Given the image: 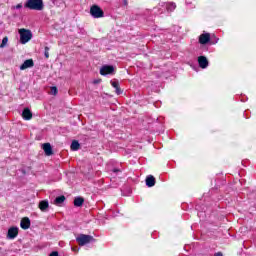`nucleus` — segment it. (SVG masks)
<instances>
[{"mask_svg": "<svg viewBox=\"0 0 256 256\" xmlns=\"http://www.w3.org/2000/svg\"><path fill=\"white\" fill-rule=\"evenodd\" d=\"M71 249L74 253H79V247H72Z\"/></svg>", "mask_w": 256, "mask_h": 256, "instance_id": "obj_25", "label": "nucleus"}, {"mask_svg": "<svg viewBox=\"0 0 256 256\" xmlns=\"http://www.w3.org/2000/svg\"><path fill=\"white\" fill-rule=\"evenodd\" d=\"M121 170H119V169H117V168H115L114 170H113V172L114 173H119Z\"/></svg>", "mask_w": 256, "mask_h": 256, "instance_id": "obj_29", "label": "nucleus"}, {"mask_svg": "<svg viewBox=\"0 0 256 256\" xmlns=\"http://www.w3.org/2000/svg\"><path fill=\"white\" fill-rule=\"evenodd\" d=\"M50 95H57V87H55V86L51 87Z\"/></svg>", "mask_w": 256, "mask_h": 256, "instance_id": "obj_22", "label": "nucleus"}, {"mask_svg": "<svg viewBox=\"0 0 256 256\" xmlns=\"http://www.w3.org/2000/svg\"><path fill=\"white\" fill-rule=\"evenodd\" d=\"M146 186L155 187V177L153 175H149L148 177H146Z\"/></svg>", "mask_w": 256, "mask_h": 256, "instance_id": "obj_14", "label": "nucleus"}, {"mask_svg": "<svg viewBox=\"0 0 256 256\" xmlns=\"http://www.w3.org/2000/svg\"><path fill=\"white\" fill-rule=\"evenodd\" d=\"M198 65L201 69H207L209 67V60L205 56H199Z\"/></svg>", "mask_w": 256, "mask_h": 256, "instance_id": "obj_7", "label": "nucleus"}, {"mask_svg": "<svg viewBox=\"0 0 256 256\" xmlns=\"http://www.w3.org/2000/svg\"><path fill=\"white\" fill-rule=\"evenodd\" d=\"M49 256H59V252L54 251V252L50 253V255H49Z\"/></svg>", "mask_w": 256, "mask_h": 256, "instance_id": "obj_26", "label": "nucleus"}, {"mask_svg": "<svg viewBox=\"0 0 256 256\" xmlns=\"http://www.w3.org/2000/svg\"><path fill=\"white\" fill-rule=\"evenodd\" d=\"M19 235V228L16 226H13L8 229L7 233V239H15Z\"/></svg>", "mask_w": 256, "mask_h": 256, "instance_id": "obj_5", "label": "nucleus"}, {"mask_svg": "<svg viewBox=\"0 0 256 256\" xmlns=\"http://www.w3.org/2000/svg\"><path fill=\"white\" fill-rule=\"evenodd\" d=\"M35 63L33 62V59L25 60L24 63L20 66V71H25V69H31Z\"/></svg>", "mask_w": 256, "mask_h": 256, "instance_id": "obj_9", "label": "nucleus"}, {"mask_svg": "<svg viewBox=\"0 0 256 256\" xmlns=\"http://www.w3.org/2000/svg\"><path fill=\"white\" fill-rule=\"evenodd\" d=\"M24 7L31 11H43L45 5L43 4V0H27Z\"/></svg>", "mask_w": 256, "mask_h": 256, "instance_id": "obj_1", "label": "nucleus"}, {"mask_svg": "<svg viewBox=\"0 0 256 256\" xmlns=\"http://www.w3.org/2000/svg\"><path fill=\"white\" fill-rule=\"evenodd\" d=\"M80 144L77 140L72 141L70 149L71 151H79Z\"/></svg>", "mask_w": 256, "mask_h": 256, "instance_id": "obj_17", "label": "nucleus"}, {"mask_svg": "<svg viewBox=\"0 0 256 256\" xmlns=\"http://www.w3.org/2000/svg\"><path fill=\"white\" fill-rule=\"evenodd\" d=\"M62 203H65V196H58L54 200V205H62Z\"/></svg>", "mask_w": 256, "mask_h": 256, "instance_id": "obj_18", "label": "nucleus"}, {"mask_svg": "<svg viewBox=\"0 0 256 256\" xmlns=\"http://www.w3.org/2000/svg\"><path fill=\"white\" fill-rule=\"evenodd\" d=\"M22 117L25 119V121H30V119H33V113H31V110L29 108H24L22 112Z\"/></svg>", "mask_w": 256, "mask_h": 256, "instance_id": "obj_11", "label": "nucleus"}, {"mask_svg": "<svg viewBox=\"0 0 256 256\" xmlns=\"http://www.w3.org/2000/svg\"><path fill=\"white\" fill-rule=\"evenodd\" d=\"M76 242L78 245H80V247H85V245H89V243L95 242V238L91 235L79 234L76 237Z\"/></svg>", "mask_w": 256, "mask_h": 256, "instance_id": "obj_2", "label": "nucleus"}, {"mask_svg": "<svg viewBox=\"0 0 256 256\" xmlns=\"http://www.w3.org/2000/svg\"><path fill=\"white\" fill-rule=\"evenodd\" d=\"M23 8V4H17L16 6H14V9H22Z\"/></svg>", "mask_w": 256, "mask_h": 256, "instance_id": "obj_24", "label": "nucleus"}, {"mask_svg": "<svg viewBox=\"0 0 256 256\" xmlns=\"http://www.w3.org/2000/svg\"><path fill=\"white\" fill-rule=\"evenodd\" d=\"M214 256H223V253L217 252V253L214 254Z\"/></svg>", "mask_w": 256, "mask_h": 256, "instance_id": "obj_28", "label": "nucleus"}, {"mask_svg": "<svg viewBox=\"0 0 256 256\" xmlns=\"http://www.w3.org/2000/svg\"><path fill=\"white\" fill-rule=\"evenodd\" d=\"M48 207H49V202L48 201L43 200L39 203V209L41 211H46Z\"/></svg>", "mask_w": 256, "mask_h": 256, "instance_id": "obj_16", "label": "nucleus"}, {"mask_svg": "<svg viewBox=\"0 0 256 256\" xmlns=\"http://www.w3.org/2000/svg\"><path fill=\"white\" fill-rule=\"evenodd\" d=\"M93 83L94 85H98V83H101V80H94Z\"/></svg>", "mask_w": 256, "mask_h": 256, "instance_id": "obj_27", "label": "nucleus"}, {"mask_svg": "<svg viewBox=\"0 0 256 256\" xmlns=\"http://www.w3.org/2000/svg\"><path fill=\"white\" fill-rule=\"evenodd\" d=\"M111 85L112 87H114V89H116V95H121V93H123V91H121V88L119 87V81L112 80Z\"/></svg>", "mask_w": 256, "mask_h": 256, "instance_id": "obj_13", "label": "nucleus"}, {"mask_svg": "<svg viewBox=\"0 0 256 256\" xmlns=\"http://www.w3.org/2000/svg\"><path fill=\"white\" fill-rule=\"evenodd\" d=\"M210 45H217V43H219V38L217 36H215V34H213L212 36H210Z\"/></svg>", "mask_w": 256, "mask_h": 256, "instance_id": "obj_20", "label": "nucleus"}, {"mask_svg": "<svg viewBox=\"0 0 256 256\" xmlns=\"http://www.w3.org/2000/svg\"><path fill=\"white\" fill-rule=\"evenodd\" d=\"M21 229L27 230L31 227V220L28 217H25L20 222Z\"/></svg>", "mask_w": 256, "mask_h": 256, "instance_id": "obj_10", "label": "nucleus"}, {"mask_svg": "<svg viewBox=\"0 0 256 256\" xmlns=\"http://www.w3.org/2000/svg\"><path fill=\"white\" fill-rule=\"evenodd\" d=\"M90 14L92 15V17L94 19H101V17H103V15H105L103 10H101V8L99 6H97V5H93L90 8Z\"/></svg>", "mask_w": 256, "mask_h": 256, "instance_id": "obj_4", "label": "nucleus"}, {"mask_svg": "<svg viewBox=\"0 0 256 256\" xmlns=\"http://www.w3.org/2000/svg\"><path fill=\"white\" fill-rule=\"evenodd\" d=\"M115 71V68L113 66L104 65L100 69V75H111Z\"/></svg>", "mask_w": 256, "mask_h": 256, "instance_id": "obj_8", "label": "nucleus"}, {"mask_svg": "<svg viewBox=\"0 0 256 256\" xmlns=\"http://www.w3.org/2000/svg\"><path fill=\"white\" fill-rule=\"evenodd\" d=\"M19 35H20V43L22 45L29 43V41H31V39L33 38V34L31 33V30H27L25 28H22L19 30Z\"/></svg>", "mask_w": 256, "mask_h": 256, "instance_id": "obj_3", "label": "nucleus"}, {"mask_svg": "<svg viewBox=\"0 0 256 256\" xmlns=\"http://www.w3.org/2000/svg\"><path fill=\"white\" fill-rule=\"evenodd\" d=\"M8 42H9V38L4 37L2 39V43L0 44V48L3 49V47H5V45H7Z\"/></svg>", "mask_w": 256, "mask_h": 256, "instance_id": "obj_21", "label": "nucleus"}, {"mask_svg": "<svg viewBox=\"0 0 256 256\" xmlns=\"http://www.w3.org/2000/svg\"><path fill=\"white\" fill-rule=\"evenodd\" d=\"M42 149L45 152V155H53V148L50 143H44Z\"/></svg>", "mask_w": 256, "mask_h": 256, "instance_id": "obj_12", "label": "nucleus"}, {"mask_svg": "<svg viewBox=\"0 0 256 256\" xmlns=\"http://www.w3.org/2000/svg\"><path fill=\"white\" fill-rule=\"evenodd\" d=\"M83 203H85V199H83V197H76L74 199V207H82Z\"/></svg>", "mask_w": 256, "mask_h": 256, "instance_id": "obj_15", "label": "nucleus"}, {"mask_svg": "<svg viewBox=\"0 0 256 256\" xmlns=\"http://www.w3.org/2000/svg\"><path fill=\"white\" fill-rule=\"evenodd\" d=\"M44 56L46 57V59H49V47H45V50H44Z\"/></svg>", "mask_w": 256, "mask_h": 256, "instance_id": "obj_23", "label": "nucleus"}, {"mask_svg": "<svg viewBox=\"0 0 256 256\" xmlns=\"http://www.w3.org/2000/svg\"><path fill=\"white\" fill-rule=\"evenodd\" d=\"M211 41V34L203 33L199 36V43L200 45H207Z\"/></svg>", "mask_w": 256, "mask_h": 256, "instance_id": "obj_6", "label": "nucleus"}, {"mask_svg": "<svg viewBox=\"0 0 256 256\" xmlns=\"http://www.w3.org/2000/svg\"><path fill=\"white\" fill-rule=\"evenodd\" d=\"M177 8V5H175V3L171 2V3H168L166 5V9L167 11H169L170 13L175 11V9Z\"/></svg>", "mask_w": 256, "mask_h": 256, "instance_id": "obj_19", "label": "nucleus"}]
</instances>
